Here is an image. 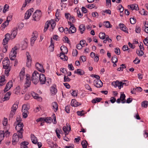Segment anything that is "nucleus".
<instances>
[{"label":"nucleus","instance_id":"obj_1","mask_svg":"<svg viewBox=\"0 0 148 148\" xmlns=\"http://www.w3.org/2000/svg\"><path fill=\"white\" fill-rule=\"evenodd\" d=\"M3 68L5 69V73L6 75L8 76L9 74V72L11 68L10 66V62L9 60H5L3 61Z\"/></svg>","mask_w":148,"mask_h":148},{"label":"nucleus","instance_id":"obj_2","mask_svg":"<svg viewBox=\"0 0 148 148\" xmlns=\"http://www.w3.org/2000/svg\"><path fill=\"white\" fill-rule=\"evenodd\" d=\"M40 74L35 71L33 73L32 77V82L34 84H37L39 82Z\"/></svg>","mask_w":148,"mask_h":148},{"label":"nucleus","instance_id":"obj_3","mask_svg":"<svg viewBox=\"0 0 148 148\" xmlns=\"http://www.w3.org/2000/svg\"><path fill=\"white\" fill-rule=\"evenodd\" d=\"M18 49L17 46H15L14 48L12 49L9 55L10 59L11 60H14L16 58L17 54L16 50Z\"/></svg>","mask_w":148,"mask_h":148},{"label":"nucleus","instance_id":"obj_4","mask_svg":"<svg viewBox=\"0 0 148 148\" xmlns=\"http://www.w3.org/2000/svg\"><path fill=\"white\" fill-rule=\"evenodd\" d=\"M41 15V13L40 10H36L33 15V18L35 21H38Z\"/></svg>","mask_w":148,"mask_h":148},{"label":"nucleus","instance_id":"obj_5","mask_svg":"<svg viewBox=\"0 0 148 148\" xmlns=\"http://www.w3.org/2000/svg\"><path fill=\"white\" fill-rule=\"evenodd\" d=\"M112 85L115 88L118 86L119 88L120 89L121 88H123V83L121 82H119L118 81H116L115 82H112Z\"/></svg>","mask_w":148,"mask_h":148},{"label":"nucleus","instance_id":"obj_6","mask_svg":"<svg viewBox=\"0 0 148 148\" xmlns=\"http://www.w3.org/2000/svg\"><path fill=\"white\" fill-rule=\"evenodd\" d=\"M36 121L39 122H45L47 123H51L52 121V120L51 117H47L46 118H40L36 120Z\"/></svg>","mask_w":148,"mask_h":148},{"label":"nucleus","instance_id":"obj_7","mask_svg":"<svg viewBox=\"0 0 148 148\" xmlns=\"http://www.w3.org/2000/svg\"><path fill=\"white\" fill-rule=\"evenodd\" d=\"M38 33L37 32L35 31L32 33V37L31 39V45L33 46L34 44L35 41L36 40V38L38 37Z\"/></svg>","mask_w":148,"mask_h":148},{"label":"nucleus","instance_id":"obj_8","mask_svg":"<svg viewBox=\"0 0 148 148\" xmlns=\"http://www.w3.org/2000/svg\"><path fill=\"white\" fill-rule=\"evenodd\" d=\"M36 69L40 72L44 73L45 70L43 68V65L38 63H37L36 64Z\"/></svg>","mask_w":148,"mask_h":148},{"label":"nucleus","instance_id":"obj_9","mask_svg":"<svg viewBox=\"0 0 148 148\" xmlns=\"http://www.w3.org/2000/svg\"><path fill=\"white\" fill-rule=\"evenodd\" d=\"M5 38L3 40V45H5L8 43L9 40L11 38L10 35L9 33H7L5 35Z\"/></svg>","mask_w":148,"mask_h":148},{"label":"nucleus","instance_id":"obj_10","mask_svg":"<svg viewBox=\"0 0 148 148\" xmlns=\"http://www.w3.org/2000/svg\"><path fill=\"white\" fill-rule=\"evenodd\" d=\"M94 85L97 88H100L103 86V83L100 79H96L94 80Z\"/></svg>","mask_w":148,"mask_h":148},{"label":"nucleus","instance_id":"obj_11","mask_svg":"<svg viewBox=\"0 0 148 148\" xmlns=\"http://www.w3.org/2000/svg\"><path fill=\"white\" fill-rule=\"evenodd\" d=\"M39 80L40 81V83L41 84H44L46 82V77L43 74H40V77Z\"/></svg>","mask_w":148,"mask_h":148},{"label":"nucleus","instance_id":"obj_12","mask_svg":"<svg viewBox=\"0 0 148 148\" xmlns=\"http://www.w3.org/2000/svg\"><path fill=\"white\" fill-rule=\"evenodd\" d=\"M34 11V9L32 8L28 10L26 12L25 14V18L26 19H28L30 16L31 15L32 13Z\"/></svg>","mask_w":148,"mask_h":148},{"label":"nucleus","instance_id":"obj_13","mask_svg":"<svg viewBox=\"0 0 148 148\" xmlns=\"http://www.w3.org/2000/svg\"><path fill=\"white\" fill-rule=\"evenodd\" d=\"M17 126L15 127L16 130L17 131H23V127L24 125L23 123L20 124V123H17L16 124Z\"/></svg>","mask_w":148,"mask_h":148},{"label":"nucleus","instance_id":"obj_14","mask_svg":"<svg viewBox=\"0 0 148 148\" xmlns=\"http://www.w3.org/2000/svg\"><path fill=\"white\" fill-rule=\"evenodd\" d=\"M19 138L17 136V134H14L12 136V144L14 145H15L17 142L19 141Z\"/></svg>","mask_w":148,"mask_h":148},{"label":"nucleus","instance_id":"obj_15","mask_svg":"<svg viewBox=\"0 0 148 148\" xmlns=\"http://www.w3.org/2000/svg\"><path fill=\"white\" fill-rule=\"evenodd\" d=\"M17 27H14L12 30L11 34L12 39H13L15 37L17 34Z\"/></svg>","mask_w":148,"mask_h":148},{"label":"nucleus","instance_id":"obj_16","mask_svg":"<svg viewBox=\"0 0 148 148\" xmlns=\"http://www.w3.org/2000/svg\"><path fill=\"white\" fill-rule=\"evenodd\" d=\"M26 81L25 83V86L27 88L30 86L31 84V81L30 77H28L27 75H26Z\"/></svg>","mask_w":148,"mask_h":148},{"label":"nucleus","instance_id":"obj_17","mask_svg":"<svg viewBox=\"0 0 148 148\" xmlns=\"http://www.w3.org/2000/svg\"><path fill=\"white\" fill-rule=\"evenodd\" d=\"M29 109V106L28 105H23L22 107V111L23 112L28 113V110Z\"/></svg>","mask_w":148,"mask_h":148},{"label":"nucleus","instance_id":"obj_18","mask_svg":"<svg viewBox=\"0 0 148 148\" xmlns=\"http://www.w3.org/2000/svg\"><path fill=\"white\" fill-rule=\"evenodd\" d=\"M31 138L32 143L34 144H36L38 143L37 138L33 134L31 135Z\"/></svg>","mask_w":148,"mask_h":148},{"label":"nucleus","instance_id":"obj_19","mask_svg":"<svg viewBox=\"0 0 148 148\" xmlns=\"http://www.w3.org/2000/svg\"><path fill=\"white\" fill-rule=\"evenodd\" d=\"M5 79L4 75H2L0 76V86H3L5 84Z\"/></svg>","mask_w":148,"mask_h":148},{"label":"nucleus","instance_id":"obj_20","mask_svg":"<svg viewBox=\"0 0 148 148\" xmlns=\"http://www.w3.org/2000/svg\"><path fill=\"white\" fill-rule=\"evenodd\" d=\"M27 39H25L22 42V48L23 50L25 49L27 47Z\"/></svg>","mask_w":148,"mask_h":148},{"label":"nucleus","instance_id":"obj_21","mask_svg":"<svg viewBox=\"0 0 148 148\" xmlns=\"http://www.w3.org/2000/svg\"><path fill=\"white\" fill-rule=\"evenodd\" d=\"M32 97L34 99H37L39 101L42 100V98L39 97L38 95L36 93L33 92L32 93Z\"/></svg>","mask_w":148,"mask_h":148},{"label":"nucleus","instance_id":"obj_22","mask_svg":"<svg viewBox=\"0 0 148 148\" xmlns=\"http://www.w3.org/2000/svg\"><path fill=\"white\" fill-rule=\"evenodd\" d=\"M71 106L74 107H77L80 105V104L77 102L75 99H73L71 102Z\"/></svg>","mask_w":148,"mask_h":148},{"label":"nucleus","instance_id":"obj_23","mask_svg":"<svg viewBox=\"0 0 148 148\" xmlns=\"http://www.w3.org/2000/svg\"><path fill=\"white\" fill-rule=\"evenodd\" d=\"M119 27L121 29L126 33H128L127 31L125 26L123 24H120L119 25Z\"/></svg>","mask_w":148,"mask_h":148},{"label":"nucleus","instance_id":"obj_24","mask_svg":"<svg viewBox=\"0 0 148 148\" xmlns=\"http://www.w3.org/2000/svg\"><path fill=\"white\" fill-rule=\"evenodd\" d=\"M11 93L10 92H9L6 93L4 97L3 98V101H4L6 100H8L10 98V97L11 95Z\"/></svg>","mask_w":148,"mask_h":148},{"label":"nucleus","instance_id":"obj_25","mask_svg":"<svg viewBox=\"0 0 148 148\" xmlns=\"http://www.w3.org/2000/svg\"><path fill=\"white\" fill-rule=\"evenodd\" d=\"M69 33H73L75 32L76 31V29L74 26L72 25L69 28Z\"/></svg>","mask_w":148,"mask_h":148},{"label":"nucleus","instance_id":"obj_26","mask_svg":"<svg viewBox=\"0 0 148 148\" xmlns=\"http://www.w3.org/2000/svg\"><path fill=\"white\" fill-rule=\"evenodd\" d=\"M74 73L80 75H83L85 73V72L81 69H77V71H75Z\"/></svg>","mask_w":148,"mask_h":148},{"label":"nucleus","instance_id":"obj_27","mask_svg":"<svg viewBox=\"0 0 148 148\" xmlns=\"http://www.w3.org/2000/svg\"><path fill=\"white\" fill-rule=\"evenodd\" d=\"M85 27L84 25L82 24L80 25L79 27V30L80 31L81 34L84 33V32L85 30Z\"/></svg>","mask_w":148,"mask_h":148},{"label":"nucleus","instance_id":"obj_28","mask_svg":"<svg viewBox=\"0 0 148 148\" xmlns=\"http://www.w3.org/2000/svg\"><path fill=\"white\" fill-rule=\"evenodd\" d=\"M60 49L62 53H67L68 52V49L66 47L64 46H62Z\"/></svg>","mask_w":148,"mask_h":148},{"label":"nucleus","instance_id":"obj_29","mask_svg":"<svg viewBox=\"0 0 148 148\" xmlns=\"http://www.w3.org/2000/svg\"><path fill=\"white\" fill-rule=\"evenodd\" d=\"M49 22L50 23V24H51V27L52 28V30L51 31H52L56 25V22L53 19L49 21Z\"/></svg>","mask_w":148,"mask_h":148},{"label":"nucleus","instance_id":"obj_30","mask_svg":"<svg viewBox=\"0 0 148 148\" xmlns=\"http://www.w3.org/2000/svg\"><path fill=\"white\" fill-rule=\"evenodd\" d=\"M130 8L132 10H139L138 5L137 4H133L130 5Z\"/></svg>","mask_w":148,"mask_h":148},{"label":"nucleus","instance_id":"obj_31","mask_svg":"<svg viewBox=\"0 0 148 148\" xmlns=\"http://www.w3.org/2000/svg\"><path fill=\"white\" fill-rule=\"evenodd\" d=\"M16 111V110L11 109V110L9 116V119H10L13 118V116L15 114Z\"/></svg>","mask_w":148,"mask_h":148},{"label":"nucleus","instance_id":"obj_32","mask_svg":"<svg viewBox=\"0 0 148 148\" xmlns=\"http://www.w3.org/2000/svg\"><path fill=\"white\" fill-rule=\"evenodd\" d=\"M52 106L53 109H54L55 112L57 111L58 108V106L57 103L53 102L52 103Z\"/></svg>","mask_w":148,"mask_h":148},{"label":"nucleus","instance_id":"obj_33","mask_svg":"<svg viewBox=\"0 0 148 148\" xmlns=\"http://www.w3.org/2000/svg\"><path fill=\"white\" fill-rule=\"evenodd\" d=\"M125 96L124 94H121L120 99H121V102L122 103H124L125 102L126 100L125 99Z\"/></svg>","mask_w":148,"mask_h":148},{"label":"nucleus","instance_id":"obj_34","mask_svg":"<svg viewBox=\"0 0 148 148\" xmlns=\"http://www.w3.org/2000/svg\"><path fill=\"white\" fill-rule=\"evenodd\" d=\"M48 143L51 147H56L57 146V144H54L53 142L51 141H48Z\"/></svg>","mask_w":148,"mask_h":148},{"label":"nucleus","instance_id":"obj_35","mask_svg":"<svg viewBox=\"0 0 148 148\" xmlns=\"http://www.w3.org/2000/svg\"><path fill=\"white\" fill-rule=\"evenodd\" d=\"M34 1V0H25V3L23 4L22 7H25L27 4L32 3Z\"/></svg>","mask_w":148,"mask_h":148},{"label":"nucleus","instance_id":"obj_36","mask_svg":"<svg viewBox=\"0 0 148 148\" xmlns=\"http://www.w3.org/2000/svg\"><path fill=\"white\" fill-rule=\"evenodd\" d=\"M111 60L113 63H116L118 61V58L116 55H114L112 58Z\"/></svg>","mask_w":148,"mask_h":148},{"label":"nucleus","instance_id":"obj_37","mask_svg":"<svg viewBox=\"0 0 148 148\" xmlns=\"http://www.w3.org/2000/svg\"><path fill=\"white\" fill-rule=\"evenodd\" d=\"M20 91V87L19 86H18L14 90V93L15 94L18 95L19 94Z\"/></svg>","mask_w":148,"mask_h":148},{"label":"nucleus","instance_id":"obj_38","mask_svg":"<svg viewBox=\"0 0 148 148\" xmlns=\"http://www.w3.org/2000/svg\"><path fill=\"white\" fill-rule=\"evenodd\" d=\"M148 105V101H143L141 103V106L142 107H143L145 108H146L147 107Z\"/></svg>","mask_w":148,"mask_h":148},{"label":"nucleus","instance_id":"obj_39","mask_svg":"<svg viewBox=\"0 0 148 148\" xmlns=\"http://www.w3.org/2000/svg\"><path fill=\"white\" fill-rule=\"evenodd\" d=\"M4 137V131H0V142H1Z\"/></svg>","mask_w":148,"mask_h":148},{"label":"nucleus","instance_id":"obj_40","mask_svg":"<svg viewBox=\"0 0 148 148\" xmlns=\"http://www.w3.org/2000/svg\"><path fill=\"white\" fill-rule=\"evenodd\" d=\"M102 99L101 98H96L95 99H93L92 101V103H96L97 102H100Z\"/></svg>","mask_w":148,"mask_h":148},{"label":"nucleus","instance_id":"obj_41","mask_svg":"<svg viewBox=\"0 0 148 148\" xmlns=\"http://www.w3.org/2000/svg\"><path fill=\"white\" fill-rule=\"evenodd\" d=\"M136 53L138 56H141L143 55L144 52L141 50H137L136 51Z\"/></svg>","mask_w":148,"mask_h":148},{"label":"nucleus","instance_id":"obj_42","mask_svg":"<svg viewBox=\"0 0 148 148\" xmlns=\"http://www.w3.org/2000/svg\"><path fill=\"white\" fill-rule=\"evenodd\" d=\"M99 38L102 39H104L106 37L105 34L103 33H100L99 34Z\"/></svg>","mask_w":148,"mask_h":148},{"label":"nucleus","instance_id":"obj_43","mask_svg":"<svg viewBox=\"0 0 148 148\" xmlns=\"http://www.w3.org/2000/svg\"><path fill=\"white\" fill-rule=\"evenodd\" d=\"M10 21V20L9 19V21L7 20L6 21H5L4 23L2 24L1 25V27L3 28H5L6 26L8 25L9 24V22Z\"/></svg>","mask_w":148,"mask_h":148},{"label":"nucleus","instance_id":"obj_44","mask_svg":"<svg viewBox=\"0 0 148 148\" xmlns=\"http://www.w3.org/2000/svg\"><path fill=\"white\" fill-rule=\"evenodd\" d=\"M29 143L27 142L24 141L21 143V148H23V147L27 146V145Z\"/></svg>","mask_w":148,"mask_h":148},{"label":"nucleus","instance_id":"obj_45","mask_svg":"<svg viewBox=\"0 0 148 148\" xmlns=\"http://www.w3.org/2000/svg\"><path fill=\"white\" fill-rule=\"evenodd\" d=\"M57 89L54 87H52L51 90V92L52 94H55L57 92Z\"/></svg>","mask_w":148,"mask_h":148},{"label":"nucleus","instance_id":"obj_46","mask_svg":"<svg viewBox=\"0 0 148 148\" xmlns=\"http://www.w3.org/2000/svg\"><path fill=\"white\" fill-rule=\"evenodd\" d=\"M16 119V120L17 123H20V124H21V123H22L21 122L22 119L19 116H17Z\"/></svg>","mask_w":148,"mask_h":148},{"label":"nucleus","instance_id":"obj_47","mask_svg":"<svg viewBox=\"0 0 148 148\" xmlns=\"http://www.w3.org/2000/svg\"><path fill=\"white\" fill-rule=\"evenodd\" d=\"M23 131H17V136L19 138H23Z\"/></svg>","mask_w":148,"mask_h":148},{"label":"nucleus","instance_id":"obj_48","mask_svg":"<svg viewBox=\"0 0 148 148\" xmlns=\"http://www.w3.org/2000/svg\"><path fill=\"white\" fill-rule=\"evenodd\" d=\"M87 143V142L86 141L83 140L82 142V145L83 148H87V145L86 144Z\"/></svg>","mask_w":148,"mask_h":148},{"label":"nucleus","instance_id":"obj_49","mask_svg":"<svg viewBox=\"0 0 148 148\" xmlns=\"http://www.w3.org/2000/svg\"><path fill=\"white\" fill-rule=\"evenodd\" d=\"M9 6L5 4L3 8V12L4 13H5L6 11H8V9L9 8Z\"/></svg>","mask_w":148,"mask_h":148},{"label":"nucleus","instance_id":"obj_50","mask_svg":"<svg viewBox=\"0 0 148 148\" xmlns=\"http://www.w3.org/2000/svg\"><path fill=\"white\" fill-rule=\"evenodd\" d=\"M63 130L65 133V135H67L69 133V130L67 129L66 126H64L63 127Z\"/></svg>","mask_w":148,"mask_h":148},{"label":"nucleus","instance_id":"obj_51","mask_svg":"<svg viewBox=\"0 0 148 148\" xmlns=\"http://www.w3.org/2000/svg\"><path fill=\"white\" fill-rule=\"evenodd\" d=\"M18 108V104H16L15 103L13 105V106H12V107L11 108V109H12L13 110H14L16 111V110Z\"/></svg>","mask_w":148,"mask_h":148},{"label":"nucleus","instance_id":"obj_52","mask_svg":"<svg viewBox=\"0 0 148 148\" xmlns=\"http://www.w3.org/2000/svg\"><path fill=\"white\" fill-rule=\"evenodd\" d=\"M130 21L131 23L134 24L136 22V19L134 18H130Z\"/></svg>","mask_w":148,"mask_h":148},{"label":"nucleus","instance_id":"obj_53","mask_svg":"<svg viewBox=\"0 0 148 148\" xmlns=\"http://www.w3.org/2000/svg\"><path fill=\"white\" fill-rule=\"evenodd\" d=\"M143 29H144V31L147 33L148 34V23L147 26H144L143 27Z\"/></svg>","mask_w":148,"mask_h":148},{"label":"nucleus","instance_id":"obj_54","mask_svg":"<svg viewBox=\"0 0 148 148\" xmlns=\"http://www.w3.org/2000/svg\"><path fill=\"white\" fill-rule=\"evenodd\" d=\"M105 26L107 28H111L112 27V25H111L109 21H107L105 22Z\"/></svg>","mask_w":148,"mask_h":148},{"label":"nucleus","instance_id":"obj_55","mask_svg":"<svg viewBox=\"0 0 148 148\" xmlns=\"http://www.w3.org/2000/svg\"><path fill=\"white\" fill-rule=\"evenodd\" d=\"M115 52L117 55H119L120 54V50L118 48H116L115 49Z\"/></svg>","mask_w":148,"mask_h":148},{"label":"nucleus","instance_id":"obj_56","mask_svg":"<svg viewBox=\"0 0 148 148\" xmlns=\"http://www.w3.org/2000/svg\"><path fill=\"white\" fill-rule=\"evenodd\" d=\"M118 7V9L120 12H123L124 8L121 5H119Z\"/></svg>","mask_w":148,"mask_h":148},{"label":"nucleus","instance_id":"obj_57","mask_svg":"<svg viewBox=\"0 0 148 148\" xmlns=\"http://www.w3.org/2000/svg\"><path fill=\"white\" fill-rule=\"evenodd\" d=\"M78 54V51L76 49L74 50L73 51L72 54L73 56H76Z\"/></svg>","mask_w":148,"mask_h":148},{"label":"nucleus","instance_id":"obj_58","mask_svg":"<svg viewBox=\"0 0 148 148\" xmlns=\"http://www.w3.org/2000/svg\"><path fill=\"white\" fill-rule=\"evenodd\" d=\"M70 106H67L65 107V110L67 113H69L70 112Z\"/></svg>","mask_w":148,"mask_h":148},{"label":"nucleus","instance_id":"obj_59","mask_svg":"<svg viewBox=\"0 0 148 148\" xmlns=\"http://www.w3.org/2000/svg\"><path fill=\"white\" fill-rule=\"evenodd\" d=\"M141 29L140 27L138 26H136V33H139L140 32Z\"/></svg>","mask_w":148,"mask_h":148},{"label":"nucleus","instance_id":"obj_60","mask_svg":"<svg viewBox=\"0 0 148 148\" xmlns=\"http://www.w3.org/2000/svg\"><path fill=\"white\" fill-rule=\"evenodd\" d=\"M71 80V79L69 78L68 76H64V82H69Z\"/></svg>","mask_w":148,"mask_h":148},{"label":"nucleus","instance_id":"obj_61","mask_svg":"<svg viewBox=\"0 0 148 148\" xmlns=\"http://www.w3.org/2000/svg\"><path fill=\"white\" fill-rule=\"evenodd\" d=\"M140 60H139L138 58L136 57L135 60L133 62L135 64H138L140 62Z\"/></svg>","mask_w":148,"mask_h":148},{"label":"nucleus","instance_id":"obj_62","mask_svg":"<svg viewBox=\"0 0 148 148\" xmlns=\"http://www.w3.org/2000/svg\"><path fill=\"white\" fill-rule=\"evenodd\" d=\"M8 87H10V88L12 86L13 83L12 80H10L6 84Z\"/></svg>","mask_w":148,"mask_h":148},{"label":"nucleus","instance_id":"obj_63","mask_svg":"<svg viewBox=\"0 0 148 148\" xmlns=\"http://www.w3.org/2000/svg\"><path fill=\"white\" fill-rule=\"evenodd\" d=\"M54 46L53 45H51L49 47V50L51 52H53L54 50Z\"/></svg>","mask_w":148,"mask_h":148},{"label":"nucleus","instance_id":"obj_64","mask_svg":"<svg viewBox=\"0 0 148 148\" xmlns=\"http://www.w3.org/2000/svg\"><path fill=\"white\" fill-rule=\"evenodd\" d=\"M140 12H142V13H141V14H143L144 15H147L148 13L147 12L145 11V10L143 9L142 10L140 11Z\"/></svg>","mask_w":148,"mask_h":148}]
</instances>
